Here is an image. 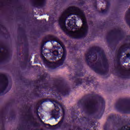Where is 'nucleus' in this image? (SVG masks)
I'll list each match as a JSON object with an SVG mask.
<instances>
[{
  "mask_svg": "<svg viewBox=\"0 0 130 130\" xmlns=\"http://www.w3.org/2000/svg\"><path fill=\"white\" fill-rule=\"evenodd\" d=\"M59 26L73 38L84 37L88 32L87 21L84 13L77 7H70L59 19Z\"/></svg>",
  "mask_w": 130,
  "mask_h": 130,
  "instance_id": "nucleus-1",
  "label": "nucleus"
},
{
  "mask_svg": "<svg viewBox=\"0 0 130 130\" xmlns=\"http://www.w3.org/2000/svg\"><path fill=\"white\" fill-rule=\"evenodd\" d=\"M48 74L44 73L43 75L40 77L39 80L36 82V90L39 92L40 89H45L51 91L52 94L57 98V99H61L60 95L67 96L70 94V88L68 85L66 84L59 83L57 81H53L51 83V85L47 81H46V78H48Z\"/></svg>",
  "mask_w": 130,
  "mask_h": 130,
  "instance_id": "nucleus-2",
  "label": "nucleus"
},
{
  "mask_svg": "<svg viewBox=\"0 0 130 130\" xmlns=\"http://www.w3.org/2000/svg\"><path fill=\"white\" fill-rule=\"evenodd\" d=\"M49 39L52 40L51 41L52 44H53V43L54 44H56V45L53 46L50 50V54L53 57L52 59H56V57H61V54L62 57L60 60L55 63L53 61H49V60L45 59L44 56H43L44 58V64H46V66H62V64H63L67 55L66 52H64L62 53V49L64 51V46H63V44H62V42H61L59 39L53 36H49ZM59 46L62 47V49L60 48Z\"/></svg>",
  "mask_w": 130,
  "mask_h": 130,
  "instance_id": "nucleus-3",
  "label": "nucleus"
},
{
  "mask_svg": "<svg viewBox=\"0 0 130 130\" xmlns=\"http://www.w3.org/2000/svg\"><path fill=\"white\" fill-rule=\"evenodd\" d=\"M105 108V101L102 96L96 94L94 100H85L83 102L82 112L89 115H96V118H101L102 114L100 113V110H103Z\"/></svg>",
  "mask_w": 130,
  "mask_h": 130,
  "instance_id": "nucleus-4",
  "label": "nucleus"
},
{
  "mask_svg": "<svg viewBox=\"0 0 130 130\" xmlns=\"http://www.w3.org/2000/svg\"><path fill=\"white\" fill-rule=\"evenodd\" d=\"M54 105L55 107V109L53 111H52L50 114V115H52V116L54 117L55 119H57V118H59V108H58V106L60 107V108L62 110V112L63 113V117L61 118V120L58 123V124L53 125V126L54 127V128L52 127L51 126L50 127L51 129H55L56 128V126L59 125V127L61 128H63L68 129V130H74L72 129V127H71V124L69 123H64L63 120H64V114L66 113L65 110H64V106L63 105L59 103L57 101H54ZM75 130H82L81 128H79L78 127H76L74 128Z\"/></svg>",
  "mask_w": 130,
  "mask_h": 130,
  "instance_id": "nucleus-5",
  "label": "nucleus"
},
{
  "mask_svg": "<svg viewBox=\"0 0 130 130\" xmlns=\"http://www.w3.org/2000/svg\"><path fill=\"white\" fill-rule=\"evenodd\" d=\"M112 72L113 74L118 75L121 78H128V77H130V68L126 69L124 66H113Z\"/></svg>",
  "mask_w": 130,
  "mask_h": 130,
  "instance_id": "nucleus-6",
  "label": "nucleus"
},
{
  "mask_svg": "<svg viewBox=\"0 0 130 130\" xmlns=\"http://www.w3.org/2000/svg\"><path fill=\"white\" fill-rule=\"evenodd\" d=\"M115 107L118 111L122 113H130V100L126 103L117 102L115 105Z\"/></svg>",
  "mask_w": 130,
  "mask_h": 130,
  "instance_id": "nucleus-7",
  "label": "nucleus"
},
{
  "mask_svg": "<svg viewBox=\"0 0 130 130\" xmlns=\"http://www.w3.org/2000/svg\"><path fill=\"white\" fill-rule=\"evenodd\" d=\"M91 70L100 75H107L109 67L107 66H89Z\"/></svg>",
  "mask_w": 130,
  "mask_h": 130,
  "instance_id": "nucleus-8",
  "label": "nucleus"
},
{
  "mask_svg": "<svg viewBox=\"0 0 130 130\" xmlns=\"http://www.w3.org/2000/svg\"><path fill=\"white\" fill-rule=\"evenodd\" d=\"M84 76V73L82 72H79L76 74L75 77L73 78V80H75V83L76 86H79L81 85L83 82H86L87 84H89V83L91 82V77L85 78L84 80H82V79L78 78V77H83Z\"/></svg>",
  "mask_w": 130,
  "mask_h": 130,
  "instance_id": "nucleus-9",
  "label": "nucleus"
},
{
  "mask_svg": "<svg viewBox=\"0 0 130 130\" xmlns=\"http://www.w3.org/2000/svg\"><path fill=\"white\" fill-rule=\"evenodd\" d=\"M9 81L8 77L4 74H0V94L4 93L5 90L7 89Z\"/></svg>",
  "mask_w": 130,
  "mask_h": 130,
  "instance_id": "nucleus-10",
  "label": "nucleus"
},
{
  "mask_svg": "<svg viewBox=\"0 0 130 130\" xmlns=\"http://www.w3.org/2000/svg\"><path fill=\"white\" fill-rule=\"evenodd\" d=\"M46 69L49 70V71H52V70H60V69H63L64 67L61 66H46Z\"/></svg>",
  "mask_w": 130,
  "mask_h": 130,
  "instance_id": "nucleus-11",
  "label": "nucleus"
},
{
  "mask_svg": "<svg viewBox=\"0 0 130 130\" xmlns=\"http://www.w3.org/2000/svg\"><path fill=\"white\" fill-rule=\"evenodd\" d=\"M126 49H127V47H126V46H122V47H121L117 54V57H120V56H121V54L123 52H124V51H125Z\"/></svg>",
  "mask_w": 130,
  "mask_h": 130,
  "instance_id": "nucleus-12",
  "label": "nucleus"
},
{
  "mask_svg": "<svg viewBox=\"0 0 130 130\" xmlns=\"http://www.w3.org/2000/svg\"><path fill=\"white\" fill-rule=\"evenodd\" d=\"M34 2L37 6L42 7L44 4L45 0H34Z\"/></svg>",
  "mask_w": 130,
  "mask_h": 130,
  "instance_id": "nucleus-13",
  "label": "nucleus"
},
{
  "mask_svg": "<svg viewBox=\"0 0 130 130\" xmlns=\"http://www.w3.org/2000/svg\"><path fill=\"white\" fill-rule=\"evenodd\" d=\"M30 123L32 126H34L35 127L38 126V123L32 119H30Z\"/></svg>",
  "mask_w": 130,
  "mask_h": 130,
  "instance_id": "nucleus-14",
  "label": "nucleus"
},
{
  "mask_svg": "<svg viewBox=\"0 0 130 130\" xmlns=\"http://www.w3.org/2000/svg\"><path fill=\"white\" fill-rule=\"evenodd\" d=\"M118 130H130V125H126L125 126L121 127Z\"/></svg>",
  "mask_w": 130,
  "mask_h": 130,
  "instance_id": "nucleus-15",
  "label": "nucleus"
},
{
  "mask_svg": "<svg viewBox=\"0 0 130 130\" xmlns=\"http://www.w3.org/2000/svg\"><path fill=\"white\" fill-rule=\"evenodd\" d=\"M99 55L100 56L102 57V58L105 60V61H107V59H106V57H105V54H104V52H103V51H102Z\"/></svg>",
  "mask_w": 130,
  "mask_h": 130,
  "instance_id": "nucleus-16",
  "label": "nucleus"
},
{
  "mask_svg": "<svg viewBox=\"0 0 130 130\" xmlns=\"http://www.w3.org/2000/svg\"><path fill=\"white\" fill-rule=\"evenodd\" d=\"M91 55L90 54H87L86 55V59L87 61H89V59H90Z\"/></svg>",
  "mask_w": 130,
  "mask_h": 130,
  "instance_id": "nucleus-17",
  "label": "nucleus"
},
{
  "mask_svg": "<svg viewBox=\"0 0 130 130\" xmlns=\"http://www.w3.org/2000/svg\"><path fill=\"white\" fill-rule=\"evenodd\" d=\"M82 120L84 121H89L90 120V117L88 116L87 117H84L82 118Z\"/></svg>",
  "mask_w": 130,
  "mask_h": 130,
  "instance_id": "nucleus-18",
  "label": "nucleus"
},
{
  "mask_svg": "<svg viewBox=\"0 0 130 130\" xmlns=\"http://www.w3.org/2000/svg\"><path fill=\"white\" fill-rule=\"evenodd\" d=\"M46 51H47V50H42V55H45V54H47V52Z\"/></svg>",
  "mask_w": 130,
  "mask_h": 130,
  "instance_id": "nucleus-19",
  "label": "nucleus"
},
{
  "mask_svg": "<svg viewBox=\"0 0 130 130\" xmlns=\"http://www.w3.org/2000/svg\"><path fill=\"white\" fill-rule=\"evenodd\" d=\"M35 113L36 114H37V117L39 118H40V117H39V115L38 114V109H36V111H35Z\"/></svg>",
  "mask_w": 130,
  "mask_h": 130,
  "instance_id": "nucleus-20",
  "label": "nucleus"
},
{
  "mask_svg": "<svg viewBox=\"0 0 130 130\" xmlns=\"http://www.w3.org/2000/svg\"><path fill=\"white\" fill-rule=\"evenodd\" d=\"M126 57H127V58H129L130 59V54H127L126 55Z\"/></svg>",
  "mask_w": 130,
  "mask_h": 130,
  "instance_id": "nucleus-21",
  "label": "nucleus"
},
{
  "mask_svg": "<svg viewBox=\"0 0 130 130\" xmlns=\"http://www.w3.org/2000/svg\"><path fill=\"white\" fill-rule=\"evenodd\" d=\"M99 64H100V62H98V63H96V66H99Z\"/></svg>",
  "mask_w": 130,
  "mask_h": 130,
  "instance_id": "nucleus-22",
  "label": "nucleus"
},
{
  "mask_svg": "<svg viewBox=\"0 0 130 130\" xmlns=\"http://www.w3.org/2000/svg\"><path fill=\"white\" fill-rule=\"evenodd\" d=\"M41 122H42V123H43V121H42V120H41Z\"/></svg>",
  "mask_w": 130,
  "mask_h": 130,
  "instance_id": "nucleus-23",
  "label": "nucleus"
},
{
  "mask_svg": "<svg viewBox=\"0 0 130 130\" xmlns=\"http://www.w3.org/2000/svg\"><path fill=\"white\" fill-rule=\"evenodd\" d=\"M36 96H38V97H40V96L38 94H37Z\"/></svg>",
  "mask_w": 130,
  "mask_h": 130,
  "instance_id": "nucleus-24",
  "label": "nucleus"
},
{
  "mask_svg": "<svg viewBox=\"0 0 130 130\" xmlns=\"http://www.w3.org/2000/svg\"><path fill=\"white\" fill-rule=\"evenodd\" d=\"M47 125H49V126H50V124H47Z\"/></svg>",
  "mask_w": 130,
  "mask_h": 130,
  "instance_id": "nucleus-25",
  "label": "nucleus"
},
{
  "mask_svg": "<svg viewBox=\"0 0 130 130\" xmlns=\"http://www.w3.org/2000/svg\"><path fill=\"white\" fill-rule=\"evenodd\" d=\"M104 12H105V10H104L103 11H102V13H104Z\"/></svg>",
  "mask_w": 130,
  "mask_h": 130,
  "instance_id": "nucleus-26",
  "label": "nucleus"
}]
</instances>
